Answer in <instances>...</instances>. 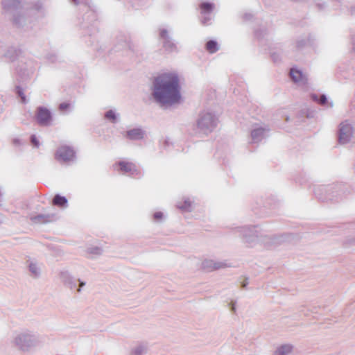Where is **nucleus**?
Segmentation results:
<instances>
[{
  "label": "nucleus",
  "mask_w": 355,
  "mask_h": 355,
  "mask_svg": "<svg viewBox=\"0 0 355 355\" xmlns=\"http://www.w3.org/2000/svg\"><path fill=\"white\" fill-rule=\"evenodd\" d=\"M150 89L153 102L164 110L184 101L180 78L176 71L159 73L153 79Z\"/></svg>",
  "instance_id": "obj_1"
},
{
  "label": "nucleus",
  "mask_w": 355,
  "mask_h": 355,
  "mask_svg": "<svg viewBox=\"0 0 355 355\" xmlns=\"http://www.w3.org/2000/svg\"><path fill=\"white\" fill-rule=\"evenodd\" d=\"M75 5L80 4L84 14L82 21L79 24L80 36L83 42L89 46H94L98 51H103L102 46L98 48V34L99 28L98 26V9L92 1L87 0H72Z\"/></svg>",
  "instance_id": "obj_2"
},
{
  "label": "nucleus",
  "mask_w": 355,
  "mask_h": 355,
  "mask_svg": "<svg viewBox=\"0 0 355 355\" xmlns=\"http://www.w3.org/2000/svg\"><path fill=\"white\" fill-rule=\"evenodd\" d=\"M44 13L43 3L37 0L27 3L23 12L14 14L11 21L15 28L28 32L35 26L39 15H44Z\"/></svg>",
  "instance_id": "obj_3"
},
{
  "label": "nucleus",
  "mask_w": 355,
  "mask_h": 355,
  "mask_svg": "<svg viewBox=\"0 0 355 355\" xmlns=\"http://www.w3.org/2000/svg\"><path fill=\"white\" fill-rule=\"evenodd\" d=\"M313 192L315 198L322 202H338L349 193V187L343 182L314 185Z\"/></svg>",
  "instance_id": "obj_4"
},
{
  "label": "nucleus",
  "mask_w": 355,
  "mask_h": 355,
  "mask_svg": "<svg viewBox=\"0 0 355 355\" xmlns=\"http://www.w3.org/2000/svg\"><path fill=\"white\" fill-rule=\"evenodd\" d=\"M260 200V202H257L256 205L252 207V211L259 218H264L272 214L273 211L280 206V201L275 196L267 198L264 202Z\"/></svg>",
  "instance_id": "obj_5"
},
{
  "label": "nucleus",
  "mask_w": 355,
  "mask_h": 355,
  "mask_svg": "<svg viewBox=\"0 0 355 355\" xmlns=\"http://www.w3.org/2000/svg\"><path fill=\"white\" fill-rule=\"evenodd\" d=\"M217 123L218 117L210 112H201L196 121L198 128L206 134L211 132L217 126Z\"/></svg>",
  "instance_id": "obj_6"
},
{
  "label": "nucleus",
  "mask_w": 355,
  "mask_h": 355,
  "mask_svg": "<svg viewBox=\"0 0 355 355\" xmlns=\"http://www.w3.org/2000/svg\"><path fill=\"white\" fill-rule=\"evenodd\" d=\"M33 119L41 127H50L53 123L54 114L50 108L39 105L35 110Z\"/></svg>",
  "instance_id": "obj_7"
},
{
  "label": "nucleus",
  "mask_w": 355,
  "mask_h": 355,
  "mask_svg": "<svg viewBox=\"0 0 355 355\" xmlns=\"http://www.w3.org/2000/svg\"><path fill=\"white\" fill-rule=\"evenodd\" d=\"M158 37L162 41V48L166 53H179L178 42L172 37L167 28L159 27L158 28Z\"/></svg>",
  "instance_id": "obj_8"
},
{
  "label": "nucleus",
  "mask_w": 355,
  "mask_h": 355,
  "mask_svg": "<svg viewBox=\"0 0 355 355\" xmlns=\"http://www.w3.org/2000/svg\"><path fill=\"white\" fill-rule=\"evenodd\" d=\"M259 225H245L238 227L235 229V231L239 233V236H241L243 241L249 244L250 245H254L258 238L261 237L262 235L259 232L257 228Z\"/></svg>",
  "instance_id": "obj_9"
},
{
  "label": "nucleus",
  "mask_w": 355,
  "mask_h": 355,
  "mask_svg": "<svg viewBox=\"0 0 355 355\" xmlns=\"http://www.w3.org/2000/svg\"><path fill=\"white\" fill-rule=\"evenodd\" d=\"M76 158L74 148L67 144L60 146L55 153V159L60 163L72 162L76 161Z\"/></svg>",
  "instance_id": "obj_10"
},
{
  "label": "nucleus",
  "mask_w": 355,
  "mask_h": 355,
  "mask_svg": "<svg viewBox=\"0 0 355 355\" xmlns=\"http://www.w3.org/2000/svg\"><path fill=\"white\" fill-rule=\"evenodd\" d=\"M14 341L16 346L24 352L28 351L37 343L35 336L30 333L19 334L15 338Z\"/></svg>",
  "instance_id": "obj_11"
},
{
  "label": "nucleus",
  "mask_w": 355,
  "mask_h": 355,
  "mask_svg": "<svg viewBox=\"0 0 355 355\" xmlns=\"http://www.w3.org/2000/svg\"><path fill=\"white\" fill-rule=\"evenodd\" d=\"M60 277L65 286L77 293H80L82 288L86 284V282L80 279H74L68 271L61 272Z\"/></svg>",
  "instance_id": "obj_12"
},
{
  "label": "nucleus",
  "mask_w": 355,
  "mask_h": 355,
  "mask_svg": "<svg viewBox=\"0 0 355 355\" xmlns=\"http://www.w3.org/2000/svg\"><path fill=\"white\" fill-rule=\"evenodd\" d=\"M353 135V127L351 123H347V121L341 122L338 126V139L340 144H348Z\"/></svg>",
  "instance_id": "obj_13"
},
{
  "label": "nucleus",
  "mask_w": 355,
  "mask_h": 355,
  "mask_svg": "<svg viewBox=\"0 0 355 355\" xmlns=\"http://www.w3.org/2000/svg\"><path fill=\"white\" fill-rule=\"evenodd\" d=\"M290 76L295 84L301 85H306L308 84V78L304 74L303 71L298 68L296 65H293L291 68Z\"/></svg>",
  "instance_id": "obj_14"
},
{
  "label": "nucleus",
  "mask_w": 355,
  "mask_h": 355,
  "mask_svg": "<svg viewBox=\"0 0 355 355\" xmlns=\"http://www.w3.org/2000/svg\"><path fill=\"white\" fill-rule=\"evenodd\" d=\"M146 131L141 127L138 126L125 132L123 137L130 141H140L144 139Z\"/></svg>",
  "instance_id": "obj_15"
},
{
  "label": "nucleus",
  "mask_w": 355,
  "mask_h": 355,
  "mask_svg": "<svg viewBox=\"0 0 355 355\" xmlns=\"http://www.w3.org/2000/svg\"><path fill=\"white\" fill-rule=\"evenodd\" d=\"M22 0H2L1 4L3 9L6 12H13L14 14H21L18 10L21 7Z\"/></svg>",
  "instance_id": "obj_16"
},
{
  "label": "nucleus",
  "mask_w": 355,
  "mask_h": 355,
  "mask_svg": "<svg viewBox=\"0 0 355 355\" xmlns=\"http://www.w3.org/2000/svg\"><path fill=\"white\" fill-rule=\"evenodd\" d=\"M118 44L115 45V51H118L123 49H128L130 51L134 52V44L131 42L129 36L125 35H121L118 37Z\"/></svg>",
  "instance_id": "obj_17"
},
{
  "label": "nucleus",
  "mask_w": 355,
  "mask_h": 355,
  "mask_svg": "<svg viewBox=\"0 0 355 355\" xmlns=\"http://www.w3.org/2000/svg\"><path fill=\"white\" fill-rule=\"evenodd\" d=\"M296 238L293 233L285 232L280 234H275L271 237V243L274 245H281L286 242H290Z\"/></svg>",
  "instance_id": "obj_18"
},
{
  "label": "nucleus",
  "mask_w": 355,
  "mask_h": 355,
  "mask_svg": "<svg viewBox=\"0 0 355 355\" xmlns=\"http://www.w3.org/2000/svg\"><path fill=\"white\" fill-rule=\"evenodd\" d=\"M267 34L268 30L266 28H257L254 31V37L257 40L261 48L267 47L270 44L268 40L265 39Z\"/></svg>",
  "instance_id": "obj_19"
},
{
  "label": "nucleus",
  "mask_w": 355,
  "mask_h": 355,
  "mask_svg": "<svg viewBox=\"0 0 355 355\" xmlns=\"http://www.w3.org/2000/svg\"><path fill=\"white\" fill-rule=\"evenodd\" d=\"M22 53L20 48L15 46H10L4 53V57L9 60L10 62H15Z\"/></svg>",
  "instance_id": "obj_20"
},
{
  "label": "nucleus",
  "mask_w": 355,
  "mask_h": 355,
  "mask_svg": "<svg viewBox=\"0 0 355 355\" xmlns=\"http://www.w3.org/2000/svg\"><path fill=\"white\" fill-rule=\"evenodd\" d=\"M266 129L261 126L254 128L251 130L250 135L253 143H259L264 139Z\"/></svg>",
  "instance_id": "obj_21"
},
{
  "label": "nucleus",
  "mask_w": 355,
  "mask_h": 355,
  "mask_svg": "<svg viewBox=\"0 0 355 355\" xmlns=\"http://www.w3.org/2000/svg\"><path fill=\"white\" fill-rule=\"evenodd\" d=\"M55 214H38L31 217V220L35 223L46 224L53 221Z\"/></svg>",
  "instance_id": "obj_22"
},
{
  "label": "nucleus",
  "mask_w": 355,
  "mask_h": 355,
  "mask_svg": "<svg viewBox=\"0 0 355 355\" xmlns=\"http://www.w3.org/2000/svg\"><path fill=\"white\" fill-rule=\"evenodd\" d=\"M205 50L210 54L216 53L220 49V44L216 39H208L205 44Z\"/></svg>",
  "instance_id": "obj_23"
},
{
  "label": "nucleus",
  "mask_w": 355,
  "mask_h": 355,
  "mask_svg": "<svg viewBox=\"0 0 355 355\" xmlns=\"http://www.w3.org/2000/svg\"><path fill=\"white\" fill-rule=\"evenodd\" d=\"M16 73L17 75V81L21 84V83L26 81L28 78V71L26 67L17 66L16 67Z\"/></svg>",
  "instance_id": "obj_24"
},
{
  "label": "nucleus",
  "mask_w": 355,
  "mask_h": 355,
  "mask_svg": "<svg viewBox=\"0 0 355 355\" xmlns=\"http://www.w3.org/2000/svg\"><path fill=\"white\" fill-rule=\"evenodd\" d=\"M53 204L60 209H66L69 206V201L66 196L56 193L53 198Z\"/></svg>",
  "instance_id": "obj_25"
},
{
  "label": "nucleus",
  "mask_w": 355,
  "mask_h": 355,
  "mask_svg": "<svg viewBox=\"0 0 355 355\" xmlns=\"http://www.w3.org/2000/svg\"><path fill=\"white\" fill-rule=\"evenodd\" d=\"M199 8L202 15H210L215 8V4L213 2L205 1L199 3Z\"/></svg>",
  "instance_id": "obj_26"
},
{
  "label": "nucleus",
  "mask_w": 355,
  "mask_h": 355,
  "mask_svg": "<svg viewBox=\"0 0 355 355\" xmlns=\"http://www.w3.org/2000/svg\"><path fill=\"white\" fill-rule=\"evenodd\" d=\"M104 119L113 124H116L119 121L120 114L116 112L115 109H110L104 113Z\"/></svg>",
  "instance_id": "obj_27"
},
{
  "label": "nucleus",
  "mask_w": 355,
  "mask_h": 355,
  "mask_svg": "<svg viewBox=\"0 0 355 355\" xmlns=\"http://www.w3.org/2000/svg\"><path fill=\"white\" fill-rule=\"evenodd\" d=\"M119 169L124 173H131L133 174L137 171L135 165L130 162L127 161H119L118 162Z\"/></svg>",
  "instance_id": "obj_28"
},
{
  "label": "nucleus",
  "mask_w": 355,
  "mask_h": 355,
  "mask_svg": "<svg viewBox=\"0 0 355 355\" xmlns=\"http://www.w3.org/2000/svg\"><path fill=\"white\" fill-rule=\"evenodd\" d=\"M293 346L291 344H284L279 346L274 352V355H288L292 352Z\"/></svg>",
  "instance_id": "obj_29"
},
{
  "label": "nucleus",
  "mask_w": 355,
  "mask_h": 355,
  "mask_svg": "<svg viewBox=\"0 0 355 355\" xmlns=\"http://www.w3.org/2000/svg\"><path fill=\"white\" fill-rule=\"evenodd\" d=\"M273 49L274 48L272 46V45L270 44L264 49V51H266V52L267 51L269 52L270 56L275 64H279L282 62L281 55L277 52L272 51Z\"/></svg>",
  "instance_id": "obj_30"
},
{
  "label": "nucleus",
  "mask_w": 355,
  "mask_h": 355,
  "mask_svg": "<svg viewBox=\"0 0 355 355\" xmlns=\"http://www.w3.org/2000/svg\"><path fill=\"white\" fill-rule=\"evenodd\" d=\"M14 92L18 97L21 98V103L23 104L28 103V100L26 94H24V89L19 83V85H17L15 87Z\"/></svg>",
  "instance_id": "obj_31"
},
{
  "label": "nucleus",
  "mask_w": 355,
  "mask_h": 355,
  "mask_svg": "<svg viewBox=\"0 0 355 355\" xmlns=\"http://www.w3.org/2000/svg\"><path fill=\"white\" fill-rule=\"evenodd\" d=\"M149 0H128L130 6L133 10H139L146 6Z\"/></svg>",
  "instance_id": "obj_32"
},
{
  "label": "nucleus",
  "mask_w": 355,
  "mask_h": 355,
  "mask_svg": "<svg viewBox=\"0 0 355 355\" xmlns=\"http://www.w3.org/2000/svg\"><path fill=\"white\" fill-rule=\"evenodd\" d=\"M309 179L306 172L302 171L295 178L294 180L296 183L303 185L309 182Z\"/></svg>",
  "instance_id": "obj_33"
},
{
  "label": "nucleus",
  "mask_w": 355,
  "mask_h": 355,
  "mask_svg": "<svg viewBox=\"0 0 355 355\" xmlns=\"http://www.w3.org/2000/svg\"><path fill=\"white\" fill-rule=\"evenodd\" d=\"M182 211L190 212L192 211V202L189 198H185L182 204L177 205Z\"/></svg>",
  "instance_id": "obj_34"
},
{
  "label": "nucleus",
  "mask_w": 355,
  "mask_h": 355,
  "mask_svg": "<svg viewBox=\"0 0 355 355\" xmlns=\"http://www.w3.org/2000/svg\"><path fill=\"white\" fill-rule=\"evenodd\" d=\"M146 350V347L143 344H139L136 347L132 349L130 355H144Z\"/></svg>",
  "instance_id": "obj_35"
},
{
  "label": "nucleus",
  "mask_w": 355,
  "mask_h": 355,
  "mask_svg": "<svg viewBox=\"0 0 355 355\" xmlns=\"http://www.w3.org/2000/svg\"><path fill=\"white\" fill-rule=\"evenodd\" d=\"M103 250L99 246H91L87 248V252L89 254L100 256L103 254Z\"/></svg>",
  "instance_id": "obj_36"
},
{
  "label": "nucleus",
  "mask_w": 355,
  "mask_h": 355,
  "mask_svg": "<svg viewBox=\"0 0 355 355\" xmlns=\"http://www.w3.org/2000/svg\"><path fill=\"white\" fill-rule=\"evenodd\" d=\"M214 261L211 259H205L202 262V268L206 272L214 271Z\"/></svg>",
  "instance_id": "obj_37"
},
{
  "label": "nucleus",
  "mask_w": 355,
  "mask_h": 355,
  "mask_svg": "<svg viewBox=\"0 0 355 355\" xmlns=\"http://www.w3.org/2000/svg\"><path fill=\"white\" fill-rule=\"evenodd\" d=\"M166 216L161 211H155L153 214V219L155 222L162 223L164 221Z\"/></svg>",
  "instance_id": "obj_38"
},
{
  "label": "nucleus",
  "mask_w": 355,
  "mask_h": 355,
  "mask_svg": "<svg viewBox=\"0 0 355 355\" xmlns=\"http://www.w3.org/2000/svg\"><path fill=\"white\" fill-rule=\"evenodd\" d=\"M30 272L34 275L35 277H38L40 275V269L37 267L36 263H31L28 266Z\"/></svg>",
  "instance_id": "obj_39"
},
{
  "label": "nucleus",
  "mask_w": 355,
  "mask_h": 355,
  "mask_svg": "<svg viewBox=\"0 0 355 355\" xmlns=\"http://www.w3.org/2000/svg\"><path fill=\"white\" fill-rule=\"evenodd\" d=\"M321 104L324 105H329L330 107H332L334 104H333V101H329V98H328V96L327 94H322L320 98V102Z\"/></svg>",
  "instance_id": "obj_40"
},
{
  "label": "nucleus",
  "mask_w": 355,
  "mask_h": 355,
  "mask_svg": "<svg viewBox=\"0 0 355 355\" xmlns=\"http://www.w3.org/2000/svg\"><path fill=\"white\" fill-rule=\"evenodd\" d=\"M71 107V103L69 101L62 102L59 105V110L62 112L69 111V110H70Z\"/></svg>",
  "instance_id": "obj_41"
},
{
  "label": "nucleus",
  "mask_w": 355,
  "mask_h": 355,
  "mask_svg": "<svg viewBox=\"0 0 355 355\" xmlns=\"http://www.w3.org/2000/svg\"><path fill=\"white\" fill-rule=\"evenodd\" d=\"M46 58L49 62L51 63H55L57 62H60L59 57L55 53H48L46 55Z\"/></svg>",
  "instance_id": "obj_42"
},
{
  "label": "nucleus",
  "mask_w": 355,
  "mask_h": 355,
  "mask_svg": "<svg viewBox=\"0 0 355 355\" xmlns=\"http://www.w3.org/2000/svg\"><path fill=\"white\" fill-rule=\"evenodd\" d=\"M30 141L33 145V146L35 148H38L40 146V142L36 135L33 134L30 137Z\"/></svg>",
  "instance_id": "obj_43"
},
{
  "label": "nucleus",
  "mask_w": 355,
  "mask_h": 355,
  "mask_svg": "<svg viewBox=\"0 0 355 355\" xmlns=\"http://www.w3.org/2000/svg\"><path fill=\"white\" fill-rule=\"evenodd\" d=\"M202 17L200 19V21H201V24L203 25V26H209L211 24V17H210V15H202Z\"/></svg>",
  "instance_id": "obj_44"
},
{
  "label": "nucleus",
  "mask_w": 355,
  "mask_h": 355,
  "mask_svg": "<svg viewBox=\"0 0 355 355\" xmlns=\"http://www.w3.org/2000/svg\"><path fill=\"white\" fill-rule=\"evenodd\" d=\"M343 245L345 248L349 247V246H354L355 245V236L349 239H347L343 242Z\"/></svg>",
  "instance_id": "obj_45"
},
{
  "label": "nucleus",
  "mask_w": 355,
  "mask_h": 355,
  "mask_svg": "<svg viewBox=\"0 0 355 355\" xmlns=\"http://www.w3.org/2000/svg\"><path fill=\"white\" fill-rule=\"evenodd\" d=\"M214 270L224 268L227 267V263L223 261H214Z\"/></svg>",
  "instance_id": "obj_46"
},
{
  "label": "nucleus",
  "mask_w": 355,
  "mask_h": 355,
  "mask_svg": "<svg viewBox=\"0 0 355 355\" xmlns=\"http://www.w3.org/2000/svg\"><path fill=\"white\" fill-rule=\"evenodd\" d=\"M315 6L320 11H324L327 8V3L325 1H318L315 3Z\"/></svg>",
  "instance_id": "obj_47"
},
{
  "label": "nucleus",
  "mask_w": 355,
  "mask_h": 355,
  "mask_svg": "<svg viewBox=\"0 0 355 355\" xmlns=\"http://www.w3.org/2000/svg\"><path fill=\"white\" fill-rule=\"evenodd\" d=\"M306 44V41L305 39H300L296 42V48L299 50L302 49Z\"/></svg>",
  "instance_id": "obj_48"
},
{
  "label": "nucleus",
  "mask_w": 355,
  "mask_h": 355,
  "mask_svg": "<svg viewBox=\"0 0 355 355\" xmlns=\"http://www.w3.org/2000/svg\"><path fill=\"white\" fill-rule=\"evenodd\" d=\"M311 99L315 102H320V97L315 93H312L310 95Z\"/></svg>",
  "instance_id": "obj_49"
},
{
  "label": "nucleus",
  "mask_w": 355,
  "mask_h": 355,
  "mask_svg": "<svg viewBox=\"0 0 355 355\" xmlns=\"http://www.w3.org/2000/svg\"><path fill=\"white\" fill-rule=\"evenodd\" d=\"M248 284V278H245L243 282H241L240 286L242 289H245Z\"/></svg>",
  "instance_id": "obj_50"
},
{
  "label": "nucleus",
  "mask_w": 355,
  "mask_h": 355,
  "mask_svg": "<svg viewBox=\"0 0 355 355\" xmlns=\"http://www.w3.org/2000/svg\"><path fill=\"white\" fill-rule=\"evenodd\" d=\"M351 40L352 44L353 46L352 49L353 51L355 53V33L351 32Z\"/></svg>",
  "instance_id": "obj_51"
},
{
  "label": "nucleus",
  "mask_w": 355,
  "mask_h": 355,
  "mask_svg": "<svg viewBox=\"0 0 355 355\" xmlns=\"http://www.w3.org/2000/svg\"><path fill=\"white\" fill-rule=\"evenodd\" d=\"M253 15L251 13H245L243 16V18L245 21H250L252 19Z\"/></svg>",
  "instance_id": "obj_52"
},
{
  "label": "nucleus",
  "mask_w": 355,
  "mask_h": 355,
  "mask_svg": "<svg viewBox=\"0 0 355 355\" xmlns=\"http://www.w3.org/2000/svg\"><path fill=\"white\" fill-rule=\"evenodd\" d=\"M13 144L15 145H20L21 144V139L19 138H15L13 139Z\"/></svg>",
  "instance_id": "obj_53"
},
{
  "label": "nucleus",
  "mask_w": 355,
  "mask_h": 355,
  "mask_svg": "<svg viewBox=\"0 0 355 355\" xmlns=\"http://www.w3.org/2000/svg\"><path fill=\"white\" fill-rule=\"evenodd\" d=\"M170 141H169V139L168 138H166L164 141V147H166V146H168L169 144H170Z\"/></svg>",
  "instance_id": "obj_54"
},
{
  "label": "nucleus",
  "mask_w": 355,
  "mask_h": 355,
  "mask_svg": "<svg viewBox=\"0 0 355 355\" xmlns=\"http://www.w3.org/2000/svg\"><path fill=\"white\" fill-rule=\"evenodd\" d=\"M350 12H351L352 15H355V6L351 7Z\"/></svg>",
  "instance_id": "obj_55"
},
{
  "label": "nucleus",
  "mask_w": 355,
  "mask_h": 355,
  "mask_svg": "<svg viewBox=\"0 0 355 355\" xmlns=\"http://www.w3.org/2000/svg\"><path fill=\"white\" fill-rule=\"evenodd\" d=\"M230 309H231L232 311H236V306L231 304V308Z\"/></svg>",
  "instance_id": "obj_56"
},
{
  "label": "nucleus",
  "mask_w": 355,
  "mask_h": 355,
  "mask_svg": "<svg viewBox=\"0 0 355 355\" xmlns=\"http://www.w3.org/2000/svg\"><path fill=\"white\" fill-rule=\"evenodd\" d=\"M333 1L338 2V3H341L343 0H332Z\"/></svg>",
  "instance_id": "obj_57"
},
{
  "label": "nucleus",
  "mask_w": 355,
  "mask_h": 355,
  "mask_svg": "<svg viewBox=\"0 0 355 355\" xmlns=\"http://www.w3.org/2000/svg\"><path fill=\"white\" fill-rule=\"evenodd\" d=\"M289 121V116H286V121Z\"/></svg>",
  "instance_id": "obj_58"
},
{
  "label": "nucleus",
  "mask_w": 355,
  "mask_h": 355,
  "mask_svg": "<svg viewBox=\"0 0 355 355\" xmlns=\"http://www.w3.org/2000/svg\"><path fill=\"white\" fill-rule=\"evenodd\" d=\"M354 223H355V220H354Z\"/></svg>",
  "instance_id": "obj_59"
}]
</instances>
